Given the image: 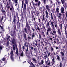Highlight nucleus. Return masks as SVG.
<instances>
[{
  "mask_svg": "<svg viewBox=\"0 0 67 67\" xmlns=\"http://www.w3.org/2000/svg\"><path fill=\"white\" fill-rule=\"evenodd\" d=\"M26 28L27 29H26V28L24 29L25 32L26 33H27V34H28L31 33V30L30 29V26L29 25V24L28 23V22H27V20H26ZM27 30H28L27 31Z\"/></svg>",
  "mask_w": 67,
  "mask_h": 67,
  "instance_id": "nucleus-1",
  "label": "nucleus"
},
{
  "mask_svg": "<svg viewBox=\"0 0 67 67\" xmlns=\"http://www.w3.org/2000/svg\"><path fill=\"white\" fill-rule=\"evenodd\" d=\"M11 40L12 41V43L13 44V49L14 51H15V41L14 40V38H12Z\"/></svg>",
  "mask_w": 67,
  "mask_h": 67,
  "instance_id": "nucleus-2",
  "label": "nucleus"
},
{
  "mask_svg": "<svg viewBox=\"0 0 67 67\" xmlns=\"http://www.w3.org/2000/svg\"><path fill=\"white\" fill-rule=\"evenodd\" d=\"M46 8L47 10H48V12L50 13V14H51V10H50V9H49V6H48V5H46Z\"/></svg>",
  "mask_w": 67,
  "mask_h": 67,
  "instance_id": "nucleus-3",
  "label": "nucleus"
},
{
  "mask_svg": "<svg viewBox=\"0 0 67 67\" xmlns=\"http://www.w3.org/2000/svg\"><path fill=\"white\" fill-rule=\"evenodd\" d=\"M50 22L51 24V27L53 29V30H55V29L54 28V23L53 22H52V21L50 20Z\"/></svg>",
  "mask_w": 67,
  "mask_h": 67,
  "instance_id": "nucleus-4",
  "label": "nucleus"
},
{
  "mask_svg": "<svg viewBox=\"0 0 67 67\" xmlns=\"http://www.w3.org/2000/svg\"><path fill=\"white\" fill-rule=\"evenodd\" d=\"M10 57L11 58V59H13V55H14V54H13V50H12L11 51V52H10Z\"/></svg>",
  "mask_w": 67,
  "mask_h": 67,
  "instance_id": "nucleus-5",
  "label": "nucleus"
},
{
  "mask_svg": "<svg viewBox=\"0 0 67 67\" xmlns=\"http://www.w3.org/2000/svg\"><path fill=\"white\" fill-rule=\"evenodd\" d=\"M26 5L25 4H24V7L23 8V12H26Z\"/></svg>",
  "mask_w": 67,
  "mask_h": 67,
  "instance_id": "nucleus-6",
  "label": "nucleus"
},
{
  "mask_svg": "<svg viewBox=\"0 0 67 67\" xmlns=\"http://www.w3.org/2000/svg\"><path fill=\"white\" fill-rule=\"evenodd\" d=\"M16 20L15 19V17H14V19H13V22L14 23V28H15L16 27V26L15 25V21Z\"/></svg>",
  "mask_w": 67,
  "mask_h": 67,
  "instance_id": "nucleus-7",
  "label": "nucleus"
},
{
  "mask_svg": "<svg viewBox=\"0 0 67 67\" xmlns=\"http://www.w3.org/2000/svg\"><path fill=\"white\" fill-rule=\"evenodd\" d=\"M45 13H46V18L47 19L48 18V12L47 10H46L45 11Z\"/></svg>",
  "mask_w": 67,
  "mask_h": 67,
  "instance_id": "nucleus-8",
  "label": "nucleus"
},
{
  "mask_svg": "<svg viewBox=\"0 0 67 67\" xmlns=\"http://www.w3.org/2000/svg\"><path fill=\"white\" fill-rule=\"evenodd\" d=\"M45 61L46 65L47 64V63H48V62H49V59H45Z\"/></svg>",
  "mask_w": 67,
  "mask_h": 67,
  "instance_id": "nucleus-9",
  "label": "nucleus"
},
{
  "mask_svg": "<svg viewBox=\"0 0 67 67\" xmlns=\"http://www.w3.org/2000/svg\"><path fill=\"white\" fill-rule=\"evenodd\" d=\"M61 13H65L64 12V8L63 7H61Z\"/></svg>",
  "mask_w": 67,
  "mask_h": 67,
  "instance_id": "nucleus-10",
  "label": "nucleus"
},
{
  "mask_svg": "<svg viewBox=\"0 0 67 67\" xmlns=\"http://www.w3.org/2000/svg\"><path fill=\"white\" fill-rule=\"evenodd\" d=\"M57 30L58 31V33H59L60 35H61V32H60V30L59 28H58Z\"/></svg>",
  "mask_w": 67,
  "mask_h": 67,
  "instance_id": "nucleus-11",
  "label": "nucleus"
},
{
  "mask_svg": "<svg viewBox=\"0 0 67 67\" xmlns=\"http://www.w3.org/2000/svg\"><path fill=\"white\" fill-rule=\"evenodd\" d=\"M0 27L1 29H2V31H3V32H4V31L5 30H4V28H3V27H2L1 25L0 26Z\"/></svg>",
  "mask_w": 67,
  "mask_h": 67,
  "instance_id": "nucleus-12",
  "label": "nucleus"
},
{
  "mask_svg": "<svg viewBox=\"0 0 67 67\" xmlns=\"http://www.w3.org/2000/svg\"><path fill=\"white\" fill-rule=\"evenodd\" d=\"M43 63H44V61L43 60H41V62L39 63V65H42Z\"/></svg>",
  "mask_w": 67,
  "mask_h": 67,
  "instance_id": "nucleus-13",
  "label": "nucleus"
},
{
  "mask_svg": "<svg viewBox=\"0 0 67 67\" xmlns=\"http://www.w3.org/2000/svg\"><path fill=\"white\" fill-rule=\"evenodd\" d=\"M49 25V22H47V25H46V27H48Z\"/></svg>",
  "mask_w": 67,
  "mask_h": 67,
  "instance_id": "nucleus-14",
  "label": "nucleus"
},
{
  "mask_svg": "<svg viewBox=\"0 0 67 67\" xmlns=\"http://www.w3.org/2000/svg\"><path fill=\"white\" fill-rule=\"evenodd\" d=\"M59 9L58 8H57V9H56V11L57 12V13H59Z\"/></svg>",
  "mask_w": 67,
  "mask_h": 67,
  "instance_id": "nucleus-15",
  "label": "nucleus"
},
{
  "mask_svg": "<svg viewBox=\"0 0 67 67\" xmlns=\"http://www.w3.org/2000/svg\"><path fill=\"white\" fill-rule=\"evenodd\" d=\"M42 21H45V17H44V15H42Z\"/></svg>",
  "mask_w": 67,
  "mask_h": 67,
  "instance_id": "nucleus-16",
  "label": "nucleus"
},
{
  "mask_svg": "<svg viewBox=\"0 0 67 67\" xmlns=\"http://www.w3.org/2000/svg\"><path fill=\"white\" fill-rule=\"evenodd\" d=\"M60 53L61 55H62L63 56H64V52H60Z\"/></svg>",
  "mask_w": 67,
  "mask_h": 67,
  "instance_id": "nucleus-17",
  "label": "nucleus"
},
{
  "mask_svg": "<svg viewBox=\"0 0 67 67\" xmlns=\"http://www.w3.org/2000/svg\"><path fill=\"white\" fill-rule=\"evenodd\" d=\"M61 2H60L57 1V4H58L59 5H60V4Z\"/></svg>",
  "mask_w": 67,
  "mask_h": 67,
  "instance_id": "nucleus-18",
  "label": "nucleus"
},
{
  "mask_svg": "<svg viewBox=\"0 0 67 67\" xmlns=\"http://www.w3.org/2000/svg\"><path fill=\"white\" fill-rule=\"evenodd\" d=\"M24 38L25 39H26V34L24 33Z\"/></svg>",
  "mask_w": 67,
  "mask_h": 67,
  "instance_id": "nucleus-19",
  "label": "nucleus"
},
{
  "mask_svg": "<svg viewBox=\"0 0 67 67\" xmlns=\"http://www.w3.org/2000/svg\"><path fill=\"white\" fill-rule=\"evenodd\" d=\"M26 47H27V49L26 51V52H28V48H29V47H28V45H26Z\"/></svg>",
  "mask_w": 67,
  "mask_h": 67,
  "instance_id": "nucleus-20",
  "label": "nucleus"
},
{
  "mask_svg": "<svg viewBox=\"0 0 67 67\" xmlns=\"http://www.w3.org/2000/svg\"><path fill=\"white\" fill-rule=\"evenodd\" d=\"M28 63L29 64H31V62H31V60H29L28 61H27Z\"/></svg>",
  "mask_w": 67,
  "mask_h": 67,
  "instance_id": "nucleus-21",
  "label": "nucleus"
},
{
  "mask_svg": "<svg viewBox=\"0 0 67 67\" xmlns=\"http://www.w3.org/2000/svg\"><path fill=\"white\" fill-rule=\"evenodd\" d=\"M19 52V51H18V48H16V54L17 55H18V53Z\"/></svg>",
  "mask_w": 67,
  "mask_h": 67,
  "instance_id": "nucleus-22",
  "label": "nucleus"
},
{
  "mask_svg": "<svg viewBox=\"0 0 67 67\" xmlns=\"http://www.w3.org/2000/svg\"><path fill=\"white\" fill-rule=\"evenodd\" d=\"M20 56H23V51H22V53H21Z\"/></svg>",
  "mask_w": 67,
  "mask_h": 67,
  "instance_id": "nucleus-23",
  "label": "nucleus"
},
{
  "mask_svg": "<svg viewBox=\"0 0 67 67\" xmlns=\"http://www.w3.org/2000/svg\"><path fill=\"white\" fill-rule=\"evenodd\" d=\"M51 49L52 51V52L54 51V48H53L52 46L51 47Z\"/></svg>",
  "mask_w": 67,
  "mask_h": 67,
  "instance_id": "nucleus-24",
  "label": "nucleus"
},
{
  "mask_svg": "<svg viewBox=\"0 0 67 67\" xmlns=\"http://www.w3.org/2000/svg\"><path fill=\"white\" fill-rule=\"evenodd\" d=\"M13 9V6H12L11 8L10 7V10L11 11H12V10Z\"/></svg>",
  "mask_w": 67,
  "mask_h": 67,
  "instance_id": "nucleus-25",
  "label": "nucleus"
},
{
  "mask_svg": "<svg viewBox=\"0 0 67 67\" xmlns=\"http://www.w3.org/2000/svg\"><path fill=\"white\" fill-rule=\"evenodd\" d=\"M32 60L35 63H36L37 61H36V60L35 59H33Z\"/></svg>",
  "mask_w": 67,
  "mask_h": 67,
  "instance_id": "nucleus-26",
  "label": "nucleus"
},
{
  "mask_svg": "<svg viewBox=\"0 0 67 67\" xmlns=\"http://www.w3.org/2000/svg\"><path fill=\"white\" fill-rule=\"evenodd\" d=\"M49 31H51V27H50V26H49V27L48 28L47 31H48V32H49Z\"/></svg>",
  "mask_w": 67,
  "mask_h": 67,
  "instance_id": "nucleus-27",
  "label": "nucleus"
},
{
  "mask_svg": "<svg viewBox=\"0 0 67 67\" xmlns=\"http://www.w3.org/2000/svg\"><path fill=\"white\" fill-rule=\"evenodd\" d=\"M47 57V54H46L45 56L44 57V59H46Z\"/></svg>",
  "mask_w": 67,
  "mask_h": 67,
  "instance_id": "nucleus-28",
  "label": "nucleus"
},
{
  "mask_svg": "<svg viewBox=\"0 0 67 67\" xmlns=\"http://www.w3.org/2000/svg\"><path fill=\"white\" fill-rule=\"evenodd\" d=\"M58 18L59 19L61 20V16H58Z\"/></svg>",
  "mask_w": 67,
  "mask_h": 67,
  "instance_id": "nucleus-29",
  "label": "nucleus"
},
{
  "mask_svg": "<svg viewBox=\"0 0 67 67\" xmlns=\"http://www.w3.org/2000/svg\"><path fill=\"white\" fill-rule=\"evenodd\" d=\"M48 34H49L48 31H47L46 33V34L47 36V35H48Z\"/></svg>",
  "mask_w": 67,
  "mask_h": 67,
  "instance_id": "nucleus-30",
  "label": "nucleus"
},
{
  "mask_svg": "<svg viewBox=\"0 0 67 67\" xmlns=\"http://www.w3.org/2000/svg\"><path fill=\"white\" fill-rule=\"evenodd\" d=\"M51 18L52 20H53V15H52V13H51Z\"/></svg>",
  "mask_w": 67,
  "mask_h": 67,
  "instance_id": "nucleus-31",
  "label": "nucleus"
},
{
  "mask_svg": "<svg viewBox=\"0 0 67 67\" xmlns=\"http://www.w3.org/2000/svg\"><path fill=\"white\" fill-rule=\"evenodd\" d=\"M62 27H63V26H62V25H61L60 26V30H62Z\"/></svg>",
  "mask_w": 67,
  "mask_h": 67,
  "instance_id": "nucleus-32",
  "label": "nucleus"
},
{
  "mask_svg": "<svg viewBox=\"0 0 67 67\" xmlns=\"http://www.w3.org/2000/svg\"><path fill=\"white\" fill-rule=\"evenodd\" d=\"M62 62H60V66L59 67H62Z\"/></svg>",
  "mask_w": 67,
  "mask_h": 67,
  "instance_id": "nucleus-33",
  "label": "nucleus"
},
{
  "mask_svg": "<svg viewBox=\"0 0 67 67\" xmlns=\"http://www.w3.org/2000/svg\"><path fill=\"white\" fill-rule=\"evenodd\" d=\"M27 0H25V4H27V3H27Z\"/></svg>",
  "mask_w": 67,
  "mask_h": 67,
  "instance_id": "nucleus-34",
  "label": "nucleus"
},
{
  "mask_svg": "<svg viewBox=\"0 0 67 67\" xmlns=\"http://www.w3.org/2000/svg\"><path fill=\"white\" fill-rule=\"evenodd\" d=\"M58 14L59 15V16H61L62 15H63V14L60 13H59Z\"/></svg>",
  "mask_w": 67,
  "mask_h": 67,
  "instance_id": "nucleus-35",
  "label": "nucleus"
},
{
  "mask_svg": "<svg viewBox=\"0 0 67 67\" xmlns=\"http://www.w3.org/2000/svg\"><path fill=\"white\" fill-rule=\"evenodd\" d=\"M59 52V50H57V51L56 52V54H58Z\"/></svg>",
  "mask_w": 67,
  "mask_h": 67,
  "instance_id": "nucleus-36",
  "label": "nucleus"
},
{
  "mask_svg": "<svg viewBox=\"0 0 67 67\" xmlns=\"http://www.w3.org/2000/svg\"><path fill=\"white\" fill-rule=\"evenodd\" d=\"M37 29L38 30V31H39V32H40V28H39V27H37Z\"/></svg>",
  "mask_w": 67,
  "mask_h": 67,
  "instance_id": "nucleus-37",
  "label": "nucleus"
},
{
  "mask_svg": "<svg viewBox=\"0 0 67 67\" xmlns=\"http://www.w3.org/2000/svg\"><path fill=\"white\" fill-rule=\"evenodd\" d=\"M54 31H53V33H54V34H56V31H55V30H53Z\"/></svg>",
  "mask_w": 67,
  "mask_h": 67,
  "instance_id": "nucleus-38",
  "label": "nucleus"
},
{
  "mask_svg": "<svg viewBox=\"0 0 67 67\" xmlns=\"http://www.w3.org/2000/svg\"><path fill=\"white\" fill-rule=\"evenodd\" d=\"M41 3V2H40L39 1L38 2V7H39V6H40V4Z\"/></svg>",
  "mask_w": 67,
  "mask_h": 67,
  "instance_id": "nucleus-39",
  "label": "nucleus"
},
{
  "mask_svg": "<svg viewBox=\"0 0 67 67\" xmlns=\"http://www.w3.org/2000/svg\"><path fill=\"white\" fill-rule=\"evenodd\" d=\"M57 59H59V58H59V56H58V55H57Z\"/></svg>",
  "mask_w": 67,
  "mask_h": 67,
  "instance_id": "nucleus-40",
  "label": "nucleus"
},
{
  "mask_svg": "<svg viewBox=\"0 0 67 67\" xmlns=\"http://www.w3.org/2000/svg\"><path fill=\"white\" fill-rule=\"evenodd\" d=\"M10 8L11 7L10 6H8L7 7V8L8 9V10H9V9H10Z\"/></svg>",
  "mask_w": 67,
  "mask_h": 67,
  "instance_id": "nucleus-41",
  "label": "nucleus"
},
{
  "mask_svg": "<svg viewBox=\"0 0 67 67\" xmlns=\"http://www.w3.org/2000/svg\"><path fill=\"white\" fill-rule=\"evenodd\" d=\"M62 1V4H64V0H61Z\"/></svg>",
  "mask_w": 67,
  "mask_h": 67,
  "instance_id": "nucleus-42",
  "label": "nucleus"
},
{
  "mask_svg": "<svg viewBox=\"0 0 67 67\" xmlns=\"http://www.w3.org/2000/svg\"><path fill=\"white\" fill-rule=\"evenodd\" d=\"M2 12L4 13H5V10H2Z\"/></svg>",
  "mask_w": 67,
  "mask_h": 67,
  "instance_id": "nucleus-43",
  "label": "nucleus"
},
{
  "mask_svg": "<svg viewBox=\"0 0 67 67\" xmlns=\"http://www.w3.org/2000/svg\"><path fill=\"white\" fill-rule=\"evenodd\" d=\"M41 45H44V44H43V42H41Z\"/></svg>",
  "mask_w": 67,
  "mask_h": 67,
  "instance_id": "nucleus-44",
  "label": "nucleus"
},
{
  "mask_svg": "<svg viewBox=\"0 0 67 67\" xmlns=\"http://www.w3.org/2000/svg\"><path fill=\"white\" fill-rule=\"evenodd\" d=\"M34 9H35V10H36V7H35V6H34Z\"/></svg>",
  "mask_w": 67,
  "mask_h": 67,
  "instance_id": "nucleus-45",
  "label": "nucleus"
},
{
  "mask_svg": "<svg viewBox=\"0 0 67 67\" xmlns=\"http://www.w3.org/2000/svg\"><path fill=\"white\" fill-rule=\"evenodd\" d=\"M10 38V36H9L7 38V40H8V39L9 38Z\"/></svg>",
  "mask_w": 67,
  "mask_h": 67,
  "instance_id": "nucleus-46",
  "label": "nucleus"
},
{
  "mask_svg": "<svg viewBox=\"0 0 67 67\" xmlns=\"http://www.w3.org/2000/svg\"><path fill=\"white\" fill-rule=\"evenodd\" d=\"M9 2L10 4L12 3V2H11V0H9Z\"/></svg>",
  "mask_w": 67,
  "mask_h": 67,
  "instance_id": "nucleus-47",
  "label": "nucleus"
},
{
  "mask_svg": "<svg viewBox=\"0 0 67 67\" xmlns=\"http://www.w3.org/2000/svg\"><path fill=\"white\" fill-rule=\"evenodd\" d=\"M35 36V35L34 34V33H33L32 37H33Z\"/></svg>",
  "mask_w": 67,
  "mask_h": 67,
  "instance_id": "nucleus-48",
  "label": "nucleus"
},
{
  "mask_svg": "<svg viewBox=\"0 0 67 67\" xmlns=\"http://www.w3.org/2000/svg\"><path fill=\"white\" fill-rule=\"evenodd\" d=\"M22 52H23V51H22V50H21V49H20L19 51L20 53H22Z\"/></svg>",
  "mask_w": 67,
  "mask_h": 67,
  "instance_id": "nucleus-49",
  "label": "nucleus"
},
{
  "mask_svg": "<svg viewBox=\"0 0 67 67\" xmlns=\"http://www.w3.org/2000/svg\"><path fill=\"white\" fill-rule=\"evenodd\" d=\"M54 36H55V37H57V35L56 34H54Z\"/></svg>",
  "mask_w": 67,
  "mask_h": 67,
  "instance_id": "nucleus-50",
  "label": "nucleus"
},
{
  "mask_svg": "<svg viewBox=\"0 0 67 67\" xmlns=\"http://www.w3.org/2000/svg\"><path fill=\"white\" fill-rule=\"evenodd\" d=\"M28 40H30V39H31V37H30L28 36Z\"/></svg>",
  "mask_w": 67,
  "mask_h": 67,
  "instance_id": "nucleus-51",
  "label": "nucleus"
},
{
  "mask_svg": "<svg viewBox=\"0 0 67 67\" xmlns=\"http://www.w3.org/2000/svg\"><path fill=\"white\" fill-rule=\"evenodd\" d=\"M38 19L39 20V22H41V20H40V19L39 18H38Z\"/></svg>",
  "mask_w": 67,
  "mask_h": 67,
  "instance_id": "nucleus-52",
  "label": "nucleus"
},
{
  "mask_svg": "<svg viewBox=\"0 0 67 67\" xmlns=\"http://www.w3.org/2000/svg\"><path fill=\"white\" fill-rule=\"evenodd\" d=\"M2 60H3V61H5V59H2Z\"/></svg>",
  "mask_w": 67,
  "mask_h": 67,
  "instance_id": "nucleus-53",
  "label": "nucleus"
},
{
  "mask_svg": "<svg viewBox=\"0 0 67 67\" xmlns=\"http://www.w3.org/2000/svg\"><path fill=\"white\" fill-rule=\"evenodd\" d=\"M15 3H18V0H15Z\"/></svg>",
  "mask_w": 67,
  "mask_h": 67,
  "instance_id": "nucleus-54",
  "label": "nucleus"
},
{
  "mask_svg": "<svg viewBox=\"0 0 67 67\" xmlns=\"http://www.w3.org/2000/svg\"><path fill=\"white\" fill-rule=\"evenodd\" d=\"M50 54H51L50 53H49L48 54V56H49L50 55Z\"/></svg>",
  "mask_w": 67,
  "mask_h": 67,
  "instance_id": "nucleus-55",
  "label": "nucleus"
},
{
  "mask_svg": "<svg viewBox=\"0 0 67 67\" xmlns=\"http://www.w3.org/2000/svg\"><path fill=\"white\" fill-rule=\"evenodd\" d=\"M25 48H24V46H23V50L24 51V49Z\"/></svg>",
  "mask_w": 67,
  "mask_h": 67,
  "instance_id": "nucleus-56",
  "label": "nucleus"
},
{
  "mask_svg": "<svg viewBox=\"0 0 67 67\" xmlns=\"http://www.w3.org/2000/svg\"><path fill=\"white\" fill-rule=\"evenodd\" d=\"M36 46H37V42H36L35 44Z\"/></svg>",
  "mask_w": 67,
  "mask_h": 67,
  "instance_id": "nucleus-57",
  "label": "nucleus"
},
{
  "mask_svg": "<svg viewBox=\"0 0 67 67\" xmlns=\"http://www.w3.org/2000/svg\"><path fill=\"white\" fill-rule=\"evenodd\" d=\"M3 19V16H2V20Z\"/></svg>",
  "mask_w": 67,
  "mask_h": 67,
  "instance_id": "nucleus-58",
  "label": "nucleus"
},
{
  "mask_svg": "<svg viewBox=\"0 0 67 67\" xmlns=\"http://www.w3.org/2000/svg\"><path fill=\"white\" fill-rule=\"evenodd\" d=\"M2 46H0V49H2Z\"/></svg>",
  "mask_w": 67,
  "mask_h": 67,
  "instance_id": "nucleus-59",
  "label": "nucleus"
},
{
  "mask_svg": "<svg viewBox=\"0 0 67 67\" xmlns=\"http://www.w3.org/2000/svg\"><path fill=\"white\" fill-rule=\"evenodd\" d=\"M24 4H22V6H21V8H23V5H24Z\"/></svg>",
  "mask_w": 67,
  "mask_h": 67,
  "instance_id": "nucleus-60",
  "label": "nucleus"
},
{
  "mask_svg": "<svg viewBox=\"0 0 67 67\" xmlns=\"http://www.w3.org/2000/svg\"><path fill=\"white\" fill-rule=\"evenodd\" d=\"M52 61L53 63H55V61H54V59H52Z\"/></svg>",
  "mask_w": 67,
  "mask_h": 67,
  "instance_id": "nucleus-61",
  "label": "nucleus"
},
{
  "mask_svg": "<svg viewBox=\"0 0 67 67\" xmlns=\"http://www.w3.org/2000/svg\"><path fill=\"white\" fill-rule=\"evenodd\" d=\"M38 1V0H35V2H37Z\"/></svg>",
  "mask_w": 67,
  "mask_h": 67,
  "instance_id": "nucleus-62",
  "label": "nucleus"
},
{
  "mask_svg": "<svg viewBox=\"0 0 67 67\" xmlns=\"http://www.w3.org/2000/svg\"><path fill=\"white\" fill-rule=\"evenodd\" d=\"M27 52H28V54H30V52H30V51H27Z\"/></svg>",
  "mask_w": 67,
  "mask_h": 67,
  "instance_id": "nucleus-63",
  "label": "nucleus"
},
{
  "mask_svg": "<svg viewBox=\"0 0 67 67\" xmlns=\"http://www.w3.org/2000/svg\"><path fill=\"white\" fill-rule=\"evenodd\" d=\"M17 23L18 24H20V23L19 22V20L18 21Z\"/></svg>",
  "mask_w": 67,
  "mask_h": 67,
  "instance_id": "nucleus-64",
  "label": "nucleus"
}]
</instances>
